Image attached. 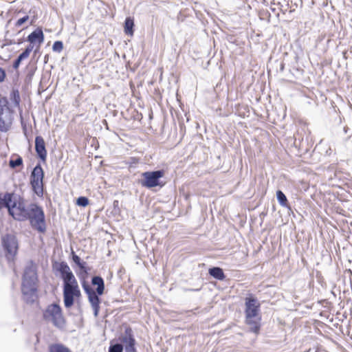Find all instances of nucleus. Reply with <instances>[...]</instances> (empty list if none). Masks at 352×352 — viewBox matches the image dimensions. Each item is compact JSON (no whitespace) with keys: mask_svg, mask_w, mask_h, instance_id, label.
Here are the masks:
<instances>
[{"mask_svg":"<svg viewBox=\"0 0 352 352\" xmlns=\"http://www.w3.org/2000/svg\"><path fill=\"white\" fill-rule=\"evenodd\" d=\"M28 58V56H27L25 54H23V52H22V53H21V54L18 56V57H17V58L14 60V62H13V64H12V67H13V69H17L19 67V66H20V65H21V62H22L24 59H25V58Z\"/></svg>","mask_w":352,"mask_h":352,"instance_id":"412c9836","label":"nucleus"},{"mask_svg":"<svg viewBox=\"0 0 352 352\" xmlns=\"http://www.w3.org/2000/svg\"><path fill=\"white\" fill-rule=\"evenodd\" d=\"M71 258L72 261L78 267V270L76 271V275L80 281L83 290L87 295L88 300L94 310V315L95 317H97L99 314L101 302L100 296L104 294L105 289L104 279L100 276L92 277L91 285L96 286V290H94L87 281L91 267L87 265L85 261L81 260L80 257L73 250L71 253Z\"/></svg>","mask_w":352,"mask_h":352,"instance_id":"f03ea898","label":"nucleus"},{"mask_svg":"<svg viewBox=\"0 0 352 352\" xmlns=\"http://www.w3.org/2000/svg\"><path fill=\"white\" fill-rule=\"evenodd\" d=\"M208 274L210 276L218 280H223L226 278L223 269L219 267H212L209 268Z\"/></svg>","mask_w":352,"mask_h":352,"instance_id":"2eb2a0df","label":"nucleus"},{"mask_svg":"<svg viewBox=\"0 0 352 352\" xmlns=\"http://www.w3.org/2000/svg\"><path fill=\"white\" fill-rule=\"evenodd\" d=\"M76 204L78 206L86 207L89 204V200L87 197L80 196L76 199Z\"/></svg>","mask_w":352,"mask_h":352,"instance_id":"5701e85b","label":"nucleus"},{"mask_svg":"<svg viewBox=\"0 0 352 352\" xmlns=\"http://www.w3.org/2000/svg\"><path fill=\"white\" fill-rule=\"evenodd\" d=\"M304 352H320V351L318 347H312Z\"/></svg>","mask_w":352,"mask_h":352,"instance_id":"cd10ccee","label":"nucleus"},{"mask_svg":"<svg viewBox=\"0 0 352 352\" xmlns=\"http://www.w3.org/2000/svg\"><path fill=\"white\" fill-rule=\"evenodd\" d=\"M34 44L30 43V45H28L26 47V48L25 49V50L23 52V53L25 54L28 57L30 56V54L32 51V50L34 48Z\"/></svg>","mask_w":352,"mask_h":352,"instance_id":"a878e982","label":"nucleus"},{"mask_svg":"<svg viewBox=\"0 0 352 352\" xmlns=\"http://www.w3.org/2000/svg\"><path fill=\"white\" fill-rule=\"evenodd\" d=\"M9 166L11 168H15L18 166H23L22 157L17 155L15 160L10 159L9 161Z\"/></svg>","mask_w":352,"mask_h":352,"instance_id":"aec40b11","label":"nucleus"},{"mask_svg":"<svg viewBox=\"0 0 352 352\" xmlns=\"http://www.w3.org/2000/svg\"><path fill=\"white\" fill-rule=\"evenodd\" d=\"M343 130H344V132L345 133H348V131L349 130V127H347V126H344V127L343 128Z\"/></svg>","mask_w":352,"mask_h":352,"instance_id":"c85d7f7f","label":"nucleus"},{"mask_svg":"<svg viewBox=\"0 0 352 352\" xmlns=\"http://www.w3.org/2000/svg\"><path fill=\"white\" fill-rule=\"evenodd\" d=\"M50 352H70V351L61 344H55L50 346Z\"/></svg>","mask_w":352,"mask_h":352,"instance_id":"a211bd4d","label":"nucleus"},{"mask_svg":"<svg viewBox=\"0 0 352 352\" xmlns=\"http://www.w3.org/2000/svg\"><path fill=\"white\" fill-rule=\"evenodd\" d=\"M23 129L24 132L25 133L26 132V126L25 125H24L23 126Z\"/></svg>","mask_w":352,"mask_h":352,"instance_id":"2f4dec72","label":"nucleus"},{"mask_svg":"<svg viewBox=\"0 0 352 352\" xmlns=\"http://www.w3.org/2000/svg\"><path fill=\"white\" fill-rule=\"evenodd\" d=\"M0 58H1V57L0 56Z\"/></svg>","mask_w":352,"mask_h":352,"instance_id":"72a5a7b5","label":"nucleus"},{"mask_svg":"<svg viewBox=\"0 0 352 352\" xmlns=\"http://www.w3.org/2000/svg\"><path fill=\"white\" fill-rule=\"evenodd\" d=\"M124 33L126 35L132 36L134 33V21L131 17H126L124 21Z\"/></svg>","mask_w":352,"mask_h":352,"instance_id":"dca6fc26","label":"nucleus"},{"mask_svg":"<svg viewBox=\"0 0 352 352\" xmlns=\"http://www.w3.org/2000/svg\"><path fill=\"white\" fill-rule=\"evenodd\" d=\"M45 173L40 163H38L32 169L30 177V183L32 191L38 197H43Z\"/></svg>","mask_w":352,"mask_h":352,"instance_id":"423d86ee","label":"nucleus"},{"mask_svg":"<svg viewBox=\"0 0 352 352\" xmlns=\"http://www.w3.org/2000/svg\"><path fill=\"white\" fill-rule=\"evenodd\" d=\"M43 319H51L53 324L57 328L62 329L65 325V320L62 314V309L59 305L53 303L47 306L43 313Z\"/></svg>","mask_w":352,"mask_h":352,"instance_id":"0eeeda50","label":"nucleus"},{"mask_svg":"<svg viewBox=\"0 0 352 352\" xmlns=\"http://www.w3.org/2000/svg\"><path fill=\"white\" fill-rule=\"evenodd\" d=\"M6 78V70L0 67V83L3 82Z\"/></svg>","mask_w":352,"mask_h":352,"instance_id":"bb28decb","label":"nucleus"},{"mask_svg":"<svg viewBox=\"0 0 352 352\" xmlns=\"http://www.w3.org/2000/svg\"><path fill=\"white\" fill-rule=\"evenodd\" d=\"M1 245L8 261H13L19 249L16 236L12 234H6L2 236Z\"/></svg>","mask_w":352,"mask_h":352,"instance_id":"6e6552de","label":"nucleus"},{"mask_svg":"<svg viewBox=\"0 0 352 352\" xmlns=\"http://www.w3.org/2000/svg\"><path fill=\"white\" fill-rule=\"evenodd\" d=\"M35 151L37 157L41 162H45L47 153L45 147V140L41 135H37L35 138Z\"/></svg>","mask_w":352,"mask_h":352,"instance_id":"ddd939ff","label":"nucleus"},{"mask_svg":"<svg viewBox=\"0 0 352 352\" xmlns=\"http://www.w3.org/2000/svg\"><path fill=\"white\" fill-rule=\"evenodd\" d=\"M63 49V43L60 41H56L53 43L52 50L54 52H60Z\"/></svg>","mask_w":352,"mask_h":352,"instance_id":"b1692460","label":"nucleus"},{"mask_svg":"<svg viewBox=\"0 0 352 352\" xmlns=\"http://www.w3.org/2000/svg\"><path fill=\"white\" fill-rule=\"evenodd\" d=\"M120 341L124 344L125 352H137L135 347L136 340L133 331L129 326L125 327L124 332L120 338Z\"/></svg>","mask_w":352,"mask_h":352,"instance_id":"9b49d317","label":"nucleus"},{"mask_svg":"<svg viewBox=\"0 0 352 352\" xmlns=\"http://www.w3.org/2000/svg\"><path fill=\"white\" fill-rule=\"evenodd\" d=\"M21 290L23 300L27 304H33L37 298L36 285H22Z\"/></svg>","mask_w":352,"mask_h":352,"instance_id":"f8f14e48","label":"nucleus"},{"mask_svg":"<svg viewBox=\"0 0 352 352\" xmlns=\"http://www.w3.org/2000/svg\"><path fill=\"white\" fill-rule=\"evenodd\" d=\"M245 322L250 327V332L258 334L261 327V305L256 298L250 296L245 298Z\"/></svg>","mask_w":352,"mask_h":352,"instance_id":"20e7f679","label":"nucleus"},{"mask_svg":"<svg viewBox=\"0 0 352 352\" xmlns=\"http://www.w3.org/2000/svg\"><path fill=\"white\" fill-rule=\"evenodd\" d=\"M53 270L60 274L63 282L64 305L67 309L70 308L74 304V298L81 296L77 280L65 261L55 262Z\"/></svg>","mask_w":352,"mask_h":352,"instance_id":"7ed1b4c3","label":"nucleus"},{"mask_svg":"<svg viewBox=\"0 0 352 352\" xmlns=\"http://www.w3.org/2000/svg\"><path fill=\"white\" fill-rule=\"evenodd\" d=\"M29 19V16L25 15L23 16L22 18H20L18 19L15 23V26L19 28L21 27L23 23H25L26 21H28Z\"/></svg>","mask_w":352,"mask_h":352,"instance_id":"393cba45","label":"nucleus"},{"mask_svg":"<svg viewBox=\"0 0 352 352\" xmlns=\"http://www.w3.org/2000/svg\"><path fill=\"white\" fill-rule=\"evenodd\" d=\"M47 59H48V56H47V55H45V63H47Z\"/></svg>","mask_w":352,"mask_h":352,"instance_id":"c756f323","label":"nucleus"},{"mask_svg":"<svg viewBox=\"0 0 352 352\" xmlns=\"http://www.w3.org/2000/svg\"><path fill=\"white\" fill-rule=\"evenodd\" d=\"M10 100L13 102L14 106H19L20 104L21 98L18 89H13L10 93Z\"/></svg>","mask_w":352,"mask_h":352,"instance_id":"6ab92c4d","label":"nucleus"},{"mask_svg":"<svg viewBox=\"0 0 352 352\" xmlns=\"http://www.w3.org/2000/svg\"><path fill=\"white\" fill-rule=\"evenodd\" d=\"M124 346L120 343H111L108 352H122Z\"/></svg>","mask_w":352,"mask_h":352,"instance_id":"4be33fe9","label":"nucleus"},{"mask_svg":"<svg viewBox=\"0 0 352 352\" xmlns=\"http://www.w3.org/2000/svg\"><path fill=\"white\" fill-rule=\"evenodd\" d=\"M8 104L6 98L0 99V131L3 133L9 131L13 120L12 111Z\"/></svg>","mask_w":352,"mask_h":352,"instance_id":"1a4fd4ad","label":"nucleus"},{"mask_svg":"<svg viewBox=\"0 0 352 352\" xmlns=\"http://www.w3.org/2000/svg\"><path fill=\"white\" fill-rule=\"evenodd\" d=\"M276 198L279 204L283 207L292 210L291 206L288 204V200L285 195L280 190L276 191Z\"/></svg>","mask_w":352,"mask_h":352,"instance_id":"f3484780","label":"nucleus"},{"mask_svg":"<svg viewBox=\"0 0 352 352\" xmlns=\"http://www.w3.org/2000/svg\"><path fill=\"white\" fill-rule=\"evenodd\" d=\"M37 267L32 260L28 261L23 274L22 285H36Z\"/></svg>","mask_w":352,"mask_h":352,"instance_id":"9d476101","label":"nucleus"},{"mask_svg":"<svg viewBox=\"0 0 352 352\" xmlns=\"http://www.w3.org/2000/svg\"><path fill=\"white\" fill-rule=\"evenodd\" d=\"M194 291V289H192ZM199 289H195V291H199Z\"/></svg>","mask_w":352,"mask_h":352,"instance_id":"473e14b6","label":"nucleus"},{"mask_svg":"<svg viewBox=\"0 0 352 352\" xmlns=\"http://www.w3.org/2000/svg\"><path fill=\"white\" fill-rule=\"evenodd\" d=\"M283 69H284V64L281 63V65H280V70H283Z\"/></svg>","mask_w":352,"mask_h":352,"instance_id":"7c9ffc66","label":"nucleus"},{"mask_svg":"<svg viewBox=\"0 0 352 352\" xmlns=\"http://www.w3.org/2000/svg\"><path fill=\"white\" fill-rule=\"evenodd\" d=\"M164 176V170L146 171L142 173V179L138 183L144 188L151 189L157 186L163 187L164 184L160 180Z\"/></svg>","mask_w":352,"mask_h":352,"instance_id":"39448f33","label":"nucleus"},{"mask_svg":"<svg viewBox=\"0 0 352 352\" xmlns=\"http://www.w3.org/2000/svg\"><path fill=\"white\" fill-rule=\"evenodd\" d=\"M45 36L41 27L36 28L28 37L27 41L31 44L38 43V46L43 43Z\"/></svg>","mask_w":352,"mask_h":352,"instance_id":"4468645a","label":"nucleus"},{"mask_svg":"<svg viewBox=\"0 0 352 352\" xmlns=\"http://www.w3.org/2000/svg\"><path fill=\"white\" fill-rule=\"evenodd\" d=\"M7 208L8 214L16 221H29L31 226L38 232L46 231V220L43 208L36 203L26 206L24 199L13 192H6L0 197V210Z\"/></svg>","mask_w":352,"mask_h":352,"instance_id":"f257e3e1","label":"nucleus"}]
</instances>
